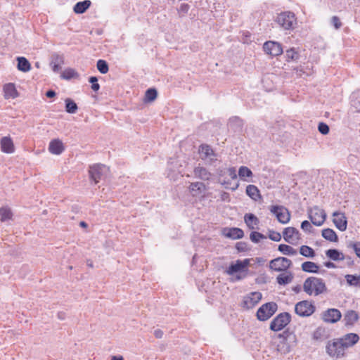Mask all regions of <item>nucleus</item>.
<instances>
[{
	"mask_svg": "<svg viewBox=\"0 0 360 360\" xmlns=\"http://www.w3.org/2000/svg\"><path fill=\"white\" fill-rule=\"evenodd\" d=\"M359 340L356 333H347L342 337L334 339L326 345V352L330 356L342 357L347 349L353 347Z\"/></svg>",
	"mask_w": 360,
	"mask_h": 360,
	"instance_id": "obj_1",
	"label": "nucleus"
},
{
	"mask_svg": "<svg viewBox=\"0 0 360 360\" xmlns=\"http://www.w3.org/2000/svg\"><path fill=\"white\" fill-rule=\"evenodd\" d=\"M249 265V259H238L235 263H231L225 272L229 276H235L236 281H240L247 276Z\"/></svg>",
	"mask_w": 360,
	"mask_h": 360,
	"instance_id": "obj_2",
	"label": "nucleus"
},
{
	"mask_svg": "<svg viewBox=\"0 0 360 360\" xmlns=\"http://www.w3.org/2000/svg\"><path fill=\"white\" fill-rule=\"evenodd\" d=\"M303 290L309 295L316 296L323 293L326 290V287L322 278L311 276L304 281Z\"/></svg>",
	"mask_w": 360,
	"mask_h": 360,
	"instance_id": "obj_3",
	"label": "nucleus"
},
{
	"mask_svg": "<svg viewBox=\"0 0 360 360\" xmlns=\"http://www.w3.org/2000/svg\"><path fill=\"white\" fill-rule=\"evenodd\" d=\"M276 22L284 30H292L297 23L295 15L290 11L282 12L278 15Z\"/></svg>",
	"mask_w": 360,
	"mask_h": 360,
	"instance_id": "obj_4",
	"label": "nucleus"
},
{
	"mask_svg": "<svg viewBox=\"0 0 360 360\" xmlns=\"http://www.w3.org/2000/svg\"><path fill=\"white\" fill-rule=\"evenodd\" d=\"M280 341L277 345L276 349L281 354H286L290 352V342H295V335L288 331H284L279 335Z\"/></svg>",
	"mask_w": 360,
	"mask_h": 360,
	"instance_id": "obj_5",
	"label": "nucleus"
},
{
	"mask_svg": "<svg viewBox=\"0 0 360 360\" xmlns=\"http://www.w3.org/2000/svg\"><path fill=\"white\" fill-rule=\"evenodd\" d=\"M276 302H270L262 304L257 310L256 316L259 321H265L270 319L277 311Z\"/></svg>",
	"mask_w": 360,
	"mask_h": 360,
	"instance_id": "obj_6",
	"label": "nucleus"
},
{
	"mask_svg": "<svg viewBox=\"0 0 360 360\" xmlns=\"http://www.w3.org/2000/svg\"><path fill=\"white\" fill-rule=\"evenodd\" d=\"M109 172V168L103 164H96L90 167L89 175L95 184L105 178Z\"/></svg>",
	"mask_w": 360,
	"mask_h": 360,
	"instance_id": "obj_7",
	"label": "nucleus"
},
{
	"mask_svg": "<svg viewBox=\"0 0 360 360\" xmlns=\"http://www.w3.org/2000/svg\"><path fill=\"white\" fill-rule=\"evenodd\" d=\"M291 320L290 314L288 312H283L278 314L271 322L269 328L272 331H279L283 329Z\"/></svg>",
	"mask_w": 360,
	"mask_h": 360,
	"instance_id": "obj_8",
	"label": "nucleus"
},
{
	"mask_svg": "<svg viewBox=\"0 0 360 360\" xmlns=\"http://www.w3.org/2000/svg\"><path fill=\"white\" fill-rule=\"evenodd\" d=\"M200 158L208 165H214L217 160V154L207 144H202L199 147Z\"/></svg>",
	"mask_w": 360,
	"mask_h": 360,
	"instance_id": "obj_9",
	"label": "nucleus"
},
{
	"mask_svg": "<svg viewBox=\"0 0 360 360\" xmlns=\"http://www.w3.org/2000/svg\"><path fill=\"white\" fill-rule=\"evenodd\" d=\"M308 215L311 223L316 226H321L326 218L325 211L319 208L318 206L309 208L308 210Z\"/></svg>",
	"mask_w": 360,
	"mask_h": 360,
	"instance_id": "obj_10",
	"label": "nucleus"
},
{
	"mask_svg": "<svg viewBox=\"0 0 360 360\" xmlns=\"http://www.w3.org/2000/svg\"><path fill=\"white\" fill-rule=\"evenodd\" d=\"M315 306L311 302L303 300L295 304V311L300 316L307 317L315 311Z\"/></svg>",
	"mask_w": 360,
	"mask_h": 360,
	"instance_id": "obj_11",
	"label": "nucleus"
},
{
	"mask_svg": "<svg viewBox=\"0 0 360 360\" xmlns=\"http://www.w3.org/2000/svg\"><path fill=\"white\" fill-rule=\"evenodd\" d=\"M270 212L275 215L278 221L281 224H287L290 219V214L287 208L282 205H272L269 208Z\"/></svg>",
	"mask_w": 360,
	"mask_h": 360,
	"instance_id": "obj_12",
	"label": "nucleus"
},
{
	"mask_svg": "<svg viewBox=\"0 0 360 360\" xmlns=\"http://www.w3.org/2000/svg\"><path fill=\"white\" fill-rule=\"evenodd\" d=\"M291 265V260L283 257L275 258L269 262V268L278 272L286 271Z\"/></svg>",
	"mask_w": 360,
	"mask_h": 360,
	"instance_id": "obj_13",
	"label": "nucleus"
},
{
	"mask_svg": "<svg viewBox=\"0 0 360 360\" xmlns=\"http://www.w3.org/2000/svg\"><path fill=\"white\" fill-rule=\"evenodd\" d=\"M262 295L260 292H252L243 297L242 306L248 309L253 308L262 300Z\"/></svg>",
	"mask_w": 360,
	"mask_h": 360,
	"instance_id": "obj_14",
	"label": "nucleus"
},
{
	"mask_svg": "<svg viewBox=\"0 0 360 360\" xmlns=\"http://www.w3.org/2000/svg\"><path fill=\"white\" fill-rule=\"evenodd\" d=\"M263 49L266 54L278 56L283 53L282 45L276 41H269L264 44Z\"/></svg>",
	"mask_w": 360,
	"mask_h": 360,
	"instance_id": "obj_15",
	"label": "nucleus"
},
{
	"mask_svg": "<svg viewBox=\"0 0 360 360\" xmlns=\"http://www.w3.org/2000/svg\"><path fill=\"white\" fill-rule=\"evenodd\" d=\"M300 232L294 227H287L283 231L284 240L292 245L296 244L300 239Z\"/></svg>",
	"mask_w": 360,
	"mask_h": 360,
	"instance_id": "obj_16",
	"label": "nucleus"
},
{
	"mask_svg": "<svg viewBox=\"0 0 360 360\" xmlns=\"http://www.w3.org/2000/svg\"><path fill=\"white\" fill-rule=\"evenodd\" d=\"M333 221L335 227L341 231H345L347 226V220L345 214L339 212H335L333 214Z\"/></svg>",
	"mask_w": 360,
	"mask_h": 360,
	"instance_id": "obj_17",
	"label": "nucleus"
},
{
	"mask_svg": "<svg viewBox=\"0 0 360 360\" xmlns=\"http://www.w3.org/2000/svg\"><path fill=\"white\" fill-rule=\"evenodd\" d=\"M342 314L337 309H329L323 312V319L325 322L336 323L341 319Z\"/></svg>",
	"mask_w": 360,
	"mask_h": 360,
	"instance_id": "obj_18",
	"label": "nucleus"
},
{
	"mask_svg": "<svg viewBox=\"0 0 360 360\" xmlns=\"http://www.w3.org/2000/svg\"><path fill=\"white\" fill-rule=\"evenodd\" d=\"M49 150L51 154L60 155L65 150L62 141L58 139L51 141L49 146Z\"/></svg>",
	"mask_w": 360,
	"mask_h": 360,
	"instance_id": "obj_19",
	"label": "nucleus"
},
{
	"mask_svg": "<svg viewBox=\"0 0 360 360\" xmlns=\"http://www.w3.org/2000/svg\"><path fill=\"white\" fill-rule=\"evenodd\" d=\"M1 148L4 153H12L14 152V145L10 137L4 136L0 141Z\"/></svg>",
	"mask_w": 360,
	"mask_h": 360,
	"instance_id": "obj_20",
	"label": "nucleus"
},
{
	"mask_svg": "<svg viewBox=\"0 0 360 360\" xmlns=\"http://www.w3.org/2000/svg\"><path fill=\"white\" fill-rule=\"evenodd\" d=\"M359 319L358 314L354 310H348L344 315L343 321L346 326H353Z\"/></svg>",
	"mask_w": 360,
	"mask_h": 360,
	"instance_id": "obj_21",
	"label": "nucleus"
},
{
	"mask_svg": "<svg viewBox=\"0 0 360 360\" xmlns=\"http://www.w3.org/2000/svg\"><path fill=\"white\" fill-rule=\"evenodd\" d=\"M195 176L203 181H207L210 179L211 173L205 167L198 166L194 169Z\"/></svg>",
	"mask_w": 360,
	"mask_h": 360,
	"instance_id": "obj_22",
	"label": "nucleus"
},
{
	"mask_svg": "<svg viewBox=\"0 0 360 360\" xmlns=\"http://www.w3.org/2000/svg\"><path fill=\"white\" fill-rule=\"evenodd\" d=\"M224 235L229 238L236 240L242 238L244 236L243 231L239 228H230L226 231Z\"/></svg>",
	"mask_w": 360,
	"mask_h": 360,
	"instance_id": "obj_23",
	"label": "nucleus"
},
{
	"mask_svg": "<svg viewBox=\"0 0 360 360\" xmlns=\"http://www.w3.org/2000/svg\"><path fill=\"white\" fill-rule=\"evenodd\" d=\"M4 96L6 98H15L18 96L14 84L8 83L4 86Z\"/></svg>",
	"mask_w": 360,
	"mask_h": 360,
	"instance_id": "obj_24",
	"label": "nucleus"
},
{
	"mask_svg": "<svg viewBox=\"0 0 360 360\" xmlns=\"http://www.w3.org/2000/svg\"><path fill=\"white\" fill-rule=\"evenodd\" d=\"M63 63V57L58 54H53L51 56V65L52 66V70L55 72H58L60 68L61 65Z\"/></svg>",
	"mask_w": 360,
	"mask_h": 360,
	"instance_id": "obj_25",
	"label": "nucleus"
},
{
	"mask_svg": "<svg viewBox=\"0 0 360 360\" xmlns=\"http://www.w3.org/2000/svg\"><path fill=\"white\" fill-rule=\"evenodd\" d=\"M18 65L17 68L18 70L27 72L31 70V65L29 60L25 57L17 58Z\"/></svg>",
	"mask_w": 360,
	"mask_h": 360,
	"instance_id": "obj_26",
	"label": "nucleus"
},
{
	"mask_svg": "<svg viewBox=\"0 0 360 360\" xmlns=\"http://www.w3.org/2000/svg\"><path fill=\"white\" fill-rule=\"evenodd\" d=\"M246 194L255 201L262 198L258 188L252 184H250L246 187Z\"/></svg>",
	"mask_w": 360,
	"mask_h": 360,
	"instance_id": "obj_27",
	"label": "nucleus"
},
{
	"mask_svg": "<svg viewBox=\"0 0 360 360\" xmlns=\"http://www.w3.org/2000/svg\"><path fill=\"white\" fill-rule=\"evenodd\" d=\"M91 2L89 0L77 2L74 6V11L77 14L84 13L91 6Z\"/></svg>",
	"mask_w": 360,
	"mask_h": 360,
	"instance_id": "obj_28",
	"label": "nucleus"
},
{
	"mask_svg": "<svg viewBox=\"0 0 360 360\" xmlns=\"http://www.w3.org/2000/svg\"><path fill=\"white\" fill-rule=\"evenodd\" d=\"M244 220L250 229H255L259 222L257 217L252 213L246 214L244 217Z\"/></svg>",
	"mask_w": 360,
	"mask_h": 360,
	"instance_id": "obj_29",
	"label": "nucleus"
},
{
	"mask_svg": "<svg viewBox=\"0 0 360 360\" xmlns=\"http://www.w3.org/2000/svg\"><path fill=\"white\" fill-rule=\"evenodd\" d=\"M326 256L333 261H341L345 259L344 255L337 249H329L326 252Z\"/></svg>",
	"mask_w": 360,
	"mask_h": 360,
	"instance_id": "obj_30",
	"label": "nucleus"
},
{
	"mask_svg": "<svg viewBox=\"0 0 360 360\" xmlns=\"http://www.w3.org/2000/svg\"><path fill=\"white\" fill-rule=\"evenodd\" d=\"M319 266L314 262L307 261L302 264V270L307 273H318Z\"/></svg>",
	"mask_w": 360,
	"mask_h": 360,
	"instance_id": "obj_31",
	"label": "nucleus"
},
{
	"mask_svg": "<svg viewBox=\"0 0 360 360\" xmlns=\"http://www.w3.org/2000/svg\"><path fill=\"white\" fill-rule=\"evenodd\" d=\"M278 251H280L283 255L288 256L296 255L297 254V251L294 249L292 247L285 245V244H280L278 248Z\"/></svg>",
	"mask_w": 360,
	"mask_h": 360,
	"instance_id": "obj_32",
	"label": "nucleus"
},
{
	"mask_svg": "<svg viewBox=\"0 0 360 360\" xmlns=\"http://www.w3.org/2000/svg\"><path fill=\"white\" fill-rule=\"evenodd\" d=\"M321 235L326 240L330 242H336L338 239L336 233L329 228L323 229Z\"/></svg>",
	"mask_w": 360,
	"mask_h": 360,
	"instance_id": "obj_33",
	"label": "nucleus"
},
{
	"mask_svg": "<svg viewBox=\"0 0 360 360\" xmlns=\"http://www.w3.org/2000/svg\"><path fill=\"white\" fill-rule=\"evenodd\" d=\"M345 278L349 286L360 287V276L347 274Z\"/></svg>",
	"mask_w": 360,
	"mask_h": 360,
	"instance_id": "obj_34",
	"label": "nucleus"
},
{
	"mask_svg": "<svg viewBox=\"0 0 360 360\" xmlns=\"http://www.w3.org/2000/svg\"><path fill=\"white\" fill-rule=\"evenodd\" d=\"M65 103V111L70 114H74L77 112L78 107L77 103L71 98H66Z\"/></svg>",
	"mask_w": 360,
	"mask_h": 360,
	"instance_id": "obj_35",
	"label": "nucleus"
},
{
	"mask_svg": "<svg viewBox=\"0 0 360 360\" xmlns=\"http://www.w3.org/2000/svg\"><path fill=\"white\" fill-rule=\"evenodd\" d=\"M13 213L8 207H2L0 209V220L6 221L12 219Z\"/></svg>",
	"mask_w": 360,
	"mask_h": 360,
	"instance_id": "obj_36",
	"label": "nucleus"
},
{
	"mask_svg": "<svg viewBox=\"0 0 360 360\" xmlns=\"http://www.w3.org/2000/svg\"><path fill=\"white\" fill-rule=\"evenodd\" d=\"M205 188V185L201 182L191 183L189 186V190L193 195H197L200 194L202 190Z\"/></svg>",
	"mask_w": 360,
	"mask_h": 360,
	"instance_id": "obj_37",
	"label": "nucleus"
},
{
	"mask_svg": "<svg viewBox=\"0 0 360 360\" xmlns=\"http://www.w3.org/2000/svg\"><path fill=\"white\" fill-rule=\"evenodd\" d=\"M300 253L302 256L309 258H313L316 255L314 249L307 245H302L300 248Z\"/></svg>",
	"mask_w": 360,
	"mask_h": 360,
	"instance_id": "obj_38",
	"label": "nucleus"
},
{
	"mask_svg": "<svg viewBox=\"0 0 360 360\" xmlns=\"http://www.w3.org/2000/svg\"><path fill=\"white\" fill-rule=\"evenodd\" d=\"M293 276L291 273L289 274L285 275V274H279L276 277V281L279 285H287L290 283L292 281Z\"/></svg>",
	"mask_w": 360,
	"mask_h": 360,
	"instance_id": "obj_39",
	"label": "nucleus"
},
{
	"mask_svg": "<svg viewBox=\"0 0 360 360\" xmlns=\"http://www.w3.org/2000/svg\"><path fill=\"white\" fill-rule=\"evenodd\" d=\"M158 96V92L155 89L150 88L146 90L145 93V98L144 101L145 102H152Z\"/></svg>",
	"mask_w": 360,
	"mask_h": 360,
	"instance_id": "obj_40",
	"label": "nucleus"
},
{
	"mask_svg": "<svg viewBox=\"0 0 360 360\" xmlns=\"http://www.w3.org/2000/svg\"><path fill=\"white\" fill-rule=\"evenodd\" d=\"M96 67L98 70L101 74H105L108 72L109 68L107 62L104 60L100 59L97 61Z\"/></svg>",
	"mask_w": 360,
	"mask_h": 360,
	"instance_id": "obj_41",
	"label": "nucleus"
},
{
	"mask_svg": "<svg viewBox=\"0 0 360 360\" xmlns=\"http://www.w3.org/2000/svg\"><path fill=\"white\" fill-rule=\"evenodd\" d=\"M238 175L241 179L245 177H251L252 176V172L248 167L241 166L238 170Z\"/></svg>",
	"mask_w": 360,
	"mask_h": 360,
	"instance_id": "obj_42",
	"label": "nucleus"
},
{
	"mask_svg": "<svg viewBox=\"0 0 360 360\" xmlns=\"http://www.w3.org/2000/svg\"><path fill=\"white\" fill-rule=\"evenodd\" d=\"M250 238L253 243H258L261 239L266 238V236L259 232L252 231L250 233Z\"/></svg>",
	"mask_w": 360,
	"mask_h": 360,
	"instance_id": "obj_43",
	"label": "nucleus"
},
{
	"mask_svg": "<svg viewBox=\"0 0 360 360\" xmlns=\"http://www.w3.org/2000/svg\"><path fill=\"white\" fill-rule=\"evenodd\" d=\"M243 124V120L240 119L238 117H233L229 119V125L231 127L236 126L238 128H241Z\"/></svg>",
	"mask_w": 360,
	"mask_h": 360,
	"instance_id": "obj_44",
	"label": "nucleus"
},
{
	"mask_svg": "<svg viewBox=\"0 0 360 360\" xmlns=\"http://www.w3.org/2000/svg\"><path fill=\"white\" fill-rule=\"evenodd\" d=\"M221 184L224 186L225 188L231 189L232 191H236L239 186L238 182L236 181L232 185L231 182L229 181L223 180L221 181Z\"/></svg>",
	"mask_w": 360,
	"mask_h": 360,
	"instance_id": "obj_45",
	"label": "nucleus"
},
{
	"mask_svg": "<svg viewBox=\"0 0 360 360\" xmlns=\"http://www.w3.org/2000/svg\"><path fill=\"white\" fill-rule=\"evenodd\" d=\"M89 82L91 84V89L96 92L100 89V85L98 83V78L92 76L89 78Z\"/></svg>",
	"mask_w": 360,
	"mask_h": 360,
	"instance_id": "obj_46",
	"label": "nucleus"
},
{
	"mask_svg": "<svg viewBox=\"0 0 360 360\" xmlns=\"http://www.w3.org/2000/svg\"><path fill=\"white\" fill-rule=\"evenodd\" d=\"M286 58L288 60H296L298 58V53L294 49H288L286 51Z\"/></svg>",
	"mask_w": 360,
	"mask_h": 360,
	"instance_id": "obj_47",
	"label": "nucleus"
},
{
	"mask_svg": "<svg viewBox=\"0 0 360 360\" xmlns=\"http://www.w3.org/2000/svg\"><path fill=\"white\" fill-rule=\"evenodd\" d=\"M318 130L321 134L326 135L329 133L330 129L327 124L324 122H320L318 126Z\"/></svg>",
	"mask_w": 360,
	"mask_h": 360,
	"instance_id": "obj_48",
	"label": "nucleus"
},
{
	"mask_svg": "<svg viewBox=\"0 0 360 360\" xmlns=\"http://www.w3.org/2000/svg\"><path fill=\"white\" fill-rule=\"evenodd\" d=\"M190 9V6L188 4H181L177 8L178 13L180 15L186 14Z\"/></svg>",
	"mask_w": 360,
	"mask_h": 360,
	"instance_id": "obj_49",
	"label": "nucleus"
},
{
	"mask_svg": "<svg viewBox=\"0 0 360 360\" xmlns=\"http://www.w3.org/2000/svg\"><path fill=\"white\" fill-rule=\"evenodd\" d=\"M269 238L273 241L278 242L281 239V235L278 232L270 231Z\"/></svg>",
	"mask_w": 360,
	"mask_h": 360,
	"instance_id": "obj_50",
	"label": "nucleus"
},
{
	"mask_svg": "<svg viewBox=\"0 0 360 360\" xmlns=\"http://www.w3.org/2000/svg\"><path fill=\"white\" fill-rule=\"evenodd\" d=\"M330 23L335 29H340L342 26V22L338 16H333L330 20Z\"/></svg>",
	"mask_w": 360,
	"mask_h": 360,
	"instance_id": "obj_51",
	"label": "nucleus"
},
{
	"mask_svg": "<svg viewBox=\"0 0 360 360\" xmlns=\"http://www.w3.org/2000/svg\"><path fill=\"white\" fill-rule=\"evenodd\" d=\"M301 229L305 232H311L313 228L309 221L304 220L301 224Z\"/></svg>",
	"mask_w": 360,
	"mask_h": 360,
	"instance_id": "obj_52",
	"label": "nucleus"
},
{
	"mask_svg": "<svg viewBox=\"0 0 360 360\" xmlns=\"http://www.w3.org/2000/svg\"><path fill=\"white\" fill-rule=\"evenodd\" d=\"M349 247L352 248L356 256L360 258V243H351Z\"/></svg>",
	"mask_w": 360,
	"mask_h": 360,
	"instance_id": "obj_53",
	"label": "nucleus"
},
{
	"mask_svg": "<svg viewBox=\"0 0 360 360\" xmlns=\"http://www.w3.org/2000/svg\"><path fill=\"white\" fill-rule=\"evenodd\" d=\"M227 173L232 180L237 179V174L235 167H230L227 169Z\"/></svg>",
	"mask_w": 360,
	"mask_h": 360,
	"instance_id": "obj_54",
	"label": "nucleus"
},
{
	"mask_svg": "<svg viewBox=\"0 0 360 360\" xmlns=\"http://www.w3.org/2000/svg\"><path fill=\"white\" fill-rule=\"evenodd\" d=\"M236 248L240 252H243L247 250L246 244L245 243H238L236 244Z\"/></svg>",
	"mask_w": 360,
	"mask_h": 360,
	"instance_id": "obj_55",
	"label": "nucleus"
},
{
	"mask_svg": "<svg viewBox=\"0 0 360 360\" xmlns=\"http://www.w3.org/2000/svg\"><path fill=\"white\" fill-rule=\"evenodd\" d=\"M154 335L156 338H162L163 336V332L160 329H156L154 331Z\"/></svg>",
	"mask_w": 360,
	"mask_h": 360,
	"instance_id": "obj_56",
	"label": "nucleus"
},
{
	"mask_svg": "<svg viewBox=\"0 0 360 360\" xmlns=\"http://www.w3.org/2000/svg\"><path fill=\"white\" fill-rule=\"evenodd\" d=\"M324 266L328 269H335L336 267V265L331 262H324Z\"/></svg>",
	"mask_w": 360,
	"mask_h": 360,
	"instance_id": "obj_57",
	"label": "nucleus"
},
{
	"mask_svg": "<svg viewBox=\"0 0 360 360\" xmlns=\"http://www.w3.org/2000/svg\"><path fill=\"white\" fill-rule=\"evenodd\" d=\"M46 96L48 98H53L56 96V92L53 90H49L46 92Z\"/></svg>",
	"mask_w": 360,
	"mask_h": 360,
	"instance_id": "obj_58",
	"label": "nucleus"
},
{
	"mask_svg": "<svg viewBox=\"0 0 360 360\" xmlns=\"http://www.w3.org/2000/svg\"><path fill=\"white\" fill-rule=\"evenodd\" d=\"M229 198V195L228 193H226V192H224L221 195V198L223 200H226L228 198Z\"/></svg>",
	"mask_w": 360,
	"mask_h": 360,
	"instance_id": "obj_59",
	"label": "nucleus"
},
{
	"mask_svg": "<svg viewBox=\"0 0 360 360\" xmlns=\"http://www.w3.org/2000/svg\"><path fill=\"white\" fill-rule=\"evenodd\" d=\"M74 70H70L68 73L69 74L68 76H64L65 79H70L72 77V74L74 73Z\"/></svg>",
	"mask_w": 360,
	"mask_h": 360,
	"instance_id": "obj_60",
	"label": "nucleus"
},
{
	"mask_svg": "<svg viewBox=\"0 0 360 360\" xmlns=\"http://www.w3.org/2000/svg\"><path fill=\"white\" fill-rule=\"evenodd\" d=\"M58 319H60L63 320V319H64V318H65V314H64V313H63V312H59V313L58 314Z\"/></svg>",
	"mask_w": 360,
	"mask_h": 360,
	"instance_id": "obj_61",
	"label": "nucleus"
},
{
	"mask_svg": "<svg viewBox=\"0 0 360 360\" xmlns=\"http://www.w3.org/2000/svg\"><path fill=\"white\" fill-rule=\"evenodd\" d=\"M112 360H124V359L121 356H113L112 357Z\"/></svg>",
	"mask_w": 360,
	"mask_h": 360,
	"instance_id": "obj_62",
	"label": "nucleus"
},
{
	"mask_svg": "<svg viewBox=\"0 0 360 360\" xmlns=\"http://www.w3.org/2000/svg\"><path fill=\"white\" fill-rule=\"evenodd\" d=\"M293 290L296 292H299L300 291V286L297 285V286L293 288Z\"/></svg>",
	"mask_w": 360,
	"mask_h": 360,
	"instance_id": "obj_63",
	"label": "nucleus"
},
{
	"mask_svg": "<svg viewBox=\"0 0 360 360\" xmlns=\"http://www.w3.org/2000/svg\"><path fill=\"white\" fill-rule=\"evenodd\" d=\"M79 225H80L81 226H82V227H86V226H87L86 223V222H84V221H81V222H80V224H79Z\"/></svg>",
	"mask_w": 360,
	"mask_h": 360,
	"instance_id": "obj_64",
	"label": "nucleus"
}]
</instances>
